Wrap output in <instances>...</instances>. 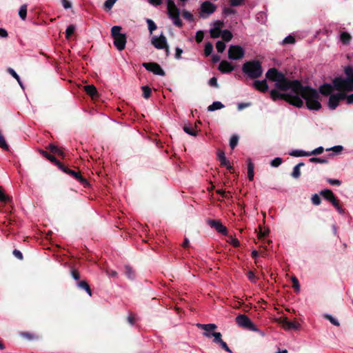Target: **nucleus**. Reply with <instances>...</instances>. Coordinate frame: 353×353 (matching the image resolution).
<instances>
[{"label":"nucleus","instance_id":"7","mask_svg":"<svg viewBox=\"0 0 353 353\" xmlns=\"http://www.w3.org/2000/svg\"><path fill=\"white\" fill-rule=\"evenodd\" d=\"M245 50L239 46L232 45L228 49V58L232 60L241 59L244 57Z\"/></svg>","mask_w":353,"mask_h":353},{"label":"nucleus","instance_id":"56","mask_svg":"<svg viewBox=\"0 0 353 353\" xmlns=\"http://www.w3.org/2000/svg\"><path fill=\"white\" fill-rule=\"evenodd\" d=\"M323 152V148L319 147V148H316L315 150H314L313 151H312L311 152H309V154H310V155L319 154H321Z\"/></svg>","mask_w":353,"mask_h":353},{"label":"nucleus","instance_id":"27","mask_svg":"<svg viewBox=\"0 0 353 353\" xmlns=\"http://www.w3.org/2000/svg\"><path fill=\"white\" fill-rule=\"evenodd\" d=\"M303 165H304L303 163H299L294 167L293 171L292 172V177H294L295 179H298L300 176V175H301L300 168Z\"/></svg>","mask_w":353,"mask_h":353},{"label":"nucleus","instance_id":"64","mask_svg":"<svg viewBox=\"0 0 353 353\" xmlns=\"http://www.w3.org/2000/svg\"><path fill=\"white\" fill-rule=\"evenodd\" d=\"M345 98L348 104L353 103V94L346 96Z\"/></svg>","mask_w":353,"mask_h":353},{"label":"nucleus","instance_id":"60","mask_svg":"<svg viewBox=\"0 0 353 353\" xmlns=\"http://www.w3.org/2000/svg\"><path fill=\"white\" fill-rule=\"evenodd\" d=\"M61 2H62V5H63V8L65 9H68V8H71V6H72L70 2L68 1V0H61Z\"/></svg>","mask_w":353,"mask_h":353},{"label":"nucleus","instance_id":"51","mask_svg":"<svg viewBox=\"0 0 353 353\" xmlns=\"http://www.w3.org/2000/svg\"><path fill=\"white\" fill-rule=\"evenodd\" d=\"M117 0H107L104 3V6L108 9H111Z\"/></svg>","mask_w":353,"mask_h":353},{"label":"nucleus","instance_id":"45","mask_svg":"<svg viewBox=\"0 0 353 353\" xmlns=\"http://www.w3.org/2000/svg\"><path fill=\"white\" fill-rule=\"evenodd\" d=\"M292 281L293 283V288L295 290V291L299 292L300 285L298 279L295 276H293L292 277Z\"/></svg>","mask_w":353,"mask_h":353},{"label":"nucleus","instance_id":"39","mask_svg":"<svg viewBox=\"0 0 353 353\" xmlns=\"http://www.w3.org/2000/svg\"><path fill=\"white\" fill-rule=\"evenodd\" d=\"M238 141H239V137L236 135H233L230 138V146L231 147L232 149H234L236 146Z\"/></svg>","mask_w":353,"mask_h":353},{"label":"nucleus","instance_id":"3","mask_svg":"<svg viewBox=\"0 0 353 353\" xmlns=\"http://www.w3.org/2000/svg\"><path fill=\"white\" fill-rule=\"evenodd\" d=\"M167 8L168 15L172 20L173 23L178 27L182 26V21L179 18V10L173 0L167 1Z\"/></svg>","mask_w":353,"mask_h":353},{"label":"nucleus","instance_id":"37","mask_svg":"<svg viewBox=\"0 0 353 353\" xmlns=\"http://www.w3.org/2000/svg\"><path fill=\"white\" fill-rule=\"evenodd\" d=\"M146 22L148 26V30H149L150 34H152V32L157 29V26H156L155 23L152 19H148L146 20Z\"/></svg>","mask_w":353,"mask_h":353},{"label":"nucleus","instance_id":"5","mask_svg":"<svg viewBox=\"0 0 353 353\" xmlns=\"http://www.w3.org/2000/svg\"><path fill=\"white\" fill-rule=\"evenodd\" d=\"M236 324L243 329L248 330L250 331H258L259 329L250 320V319L245 315L240 314L236 317Z\"/></svg>","mask_w":353,"mask_h":353},{"label":"nucleus","instance_id":"41","mask_svg":"<svg viewBox=\"0 0 353 353\" xmlns=\"http://www.w3.org/2000/svg\"><path fill=\"white\" fill-rule=\"evenodd\" d=\"M216 48L219 52H223L225 49V44L221 41H219L216 43Z\"/></svg>","mask_w":353,"mask_h":353},{"label":"nucleus","instance_id":"58","mask_svg":"<svg viewBox=\"0 0 353 353\" xmlns=\"http://www.w3.org/2000/svg\"><path fill=\"white\" fill-rule=\"evenodd\" d=\"M13 254H14V256L15 257H17L19 259H23L22 253L19 250H14L13 251Z\"/></svg>","mask_w":353,"mask_h":353},{"label":"nucleus","instance_id":"28","mask_svg":"<svg viewBox=\"0 0 353 353\" xmlns=\"http://www.w3.org/2000/svg\"><path fill=\"white\" fill-rule=\"evenodd\" d=\"M290 155L293 157H308L310 156V154L303 150H294L290 152Z\"/></svg>","mask_w":353,"mask_h":353},{"label":"nucleus","instance_id":"43","mask_svg":"<svg viewBox=\"0 0 353 353\" xmlns=\"http://www.w3.org/2000/svg\"><path fill=\"white\" fill-rule=\"evenodd\" d=\"M183 130L188 134L192 136H196V131L194 130L193 128L185 125L183 127Z\"/></svg>","mask_w":353,"mask_h":353},{"label":"nucleus","instance_id":"61","mask_svg":"<svg viewBox=\"0 0 353 353\" xmlns=\"http://www.w3.org/2000/svg\"><path fill=\"white\" fill-rule=\"evenodd\" d=\"M48 149H50L52 152L60 153L59 148L54 145L50 144Z\"/></svg>","mask_w":353,"mask_h":353},{"label":"nucleus","instance_id":"38","mask_svg":"<svg viewBox=\"0 0 353 353\" xmlns=\"http://www.w3.org/2000/svg\"><path fill=\"white\" fill-rule=\"evenodd\" d=\"M212 50H213V46H212V44L210 43H207L205 45V49H204V53H205V56L208 57L210 54H211Z\"/></svg>","mask_w":353,"mask_h":353},{"label":"nucleus","instance_id":"52","mask_svg":"<svg viewBox=\"0 0 353 353\" xmlns=\"http://www.w3.org/2000/svg\"><path fill=\"white\" fill-rule=\"evenodd\" d=\"M245 0H230V5L232 6H239L244 3Z\"/></svg>","mask_w":353,"mask_h":353},{"label":"nucleus","instance_id":"1","mask_svg":"<svg viewBox=\"0 0 353 353\" xmlns=\"http://www.w3.org/2000/svg\"><path fill=\"white\" fill-rule=\"evenodd\" d=\"M266 77L275 82V86L278 90L285 92L280 93L275 89L272 90L270 97L272 100L283 99L290 104L301 108L303 105L304 99L308 109L318 110L321 108L320 95L316 90L308 86H303L298 80L288 79L283 73L275 68L268 70Z\"/></svg>","mask_w":353,"mask_h":353},{"label":"nucleus","instance_id":"49","mask_svg":"<svg viewBox=\"0 0 353 353\" xmlns=\"http://www.w3.org/2000/svg\"><path fill=\"white\" fill-rule=\"evenodd\" d=\"M8 72L10 75H12L17 81H19V76L17 74V72L11 68L8 69Z\"/></svg>","mask_w":353,"mask_h":353},{"label":"nucleus","instance_id":"11","mask_svg":"<svg viewBox=\"0 0 353 353\" xmlns=\"http://www.w3.org/2000/svg\"><path fill=\"white\" fill-rule=\"evenodd\" d=\"M143 66L148 71L154 74L164 76L165 72L161 66L157 63H143Z\"/></svg>","mask_w":353,"mask_h":353},{"label":"nucleus","instance_id":"12","mask_svg":"<svg viewBox=\"0 0 353 353\" xmlns=\"http://www.w3.org/2000/svg\"><path fill=\"white\" fill-rule=\"evenodd\" d=\"M201 9L202 12V17H206L209 14L213 13L215 11L216 6L209 1H205L202 3Z\"/></svg>","mask_w":353,"mask_h":353},{"label":"nucleus","instance_id":"63","mask_svg":"<svg viewBox=\"0 0 353 353\" xmlns=\"http://www.w3.org/2000/svg\"><path fill=\"white\" fill-rule=\"evenodd\" d=\"M224 13L226 14H235L236 11L232 8H226L224 9Z\"/></svg>","mask_w":353,"mask_h":353},{"label":"nucleus","instance_id":"46","mask_svg":"<svg viewBox=\"0 0 353 353\" xmlns=\"http://www.w3.org/2000/svg\"><path fill=\"white\" fill-rule=\"evenodd\" d=\"M282 163V160L281 158L279 157H276L275 159H274L272 161H271V165L272 167H278L279 165H280Z\"/></svg>","mask_w":353,"mask_h":353},{"label":"nucleus","instance_id":"6","mask_svg":"<svg viewBox=\"0 0 353 353\" xmlns=\"http://www.w3.org/2000/svg\"><path fill=\"white\" fill-rule=\"evenodd\" d=\"M152 44L157 49H164L166 56L169 55V48L165 37L161 34L159 37L154 36L151 40Z\"/></svg>","mask_w":353,"mask_h":353},{"label":"nucleus","instance_id":"62","mask_svg":"<svg viewBox=\"0 0 353 353\" xmlns=\"http://www.w3.org/2000/svg\"><path fill=\"white\" fill-rule=\"evenodd\" d=\"M72 276L73 279L77 281L79 280L80 278L79 273L75 270H73L72 271Z\"/></svg>","mask_w":353,"mask_h":353},{"label":"nucleus","instance_id":"10","mask_svg":"<svg viewBox=\"0 0 353 353\" xmlns=\"http://www.w3.org/2000/svg\"><path fill=\"white\" fill-rule=\"evenodd\" d=\"M207 223L211 227L214 228L218 232L223 235L228 234V230L219 220L208 219Z\"/></svg>","mask_w":353,"mask_h":353},{"label":"nucleus","instance_id":"15","mask_svg":"<svg viewBox=\"0 0 353 353\" xmlns=\"http://www.w3.org/2000/svg\"><path fill=\"white\" fill-rule=\"evenodd\" d=\"M219 70L223 73H229L234 70V67L229 61H222L219 63Z\"/></svg>","mask_w":353,"mask_h":353},{"label":"nucleus","instance_id":"48","mask_svg":"<svg viewBox=\"0 0 353 353\" xmlns=\"http://www.w3.org/2000/svg\"><path fill=\"white\" fill-rule=\"evenodd\" d=\"M312 201L314 205H318L321 203V199L318 194H315L312 197Z\"/></svg>","mask_w":353,"mask_h":353},{"label":"nucleus","instance_id":"8","mask_svg":"<svg viewBox=\"0 0 353 353\" xmlns=\"http://www.w3.org/2000/svg\"><path fill=\"white\" fill-rule=\"evenodd\" d=\"M203 334L208 338H211L213 336V341L215 343L219 344L221 347L225 350L226 352L230 353L232 352L227 343L222 340L221 332H203Z\"/></svg>","mask_w":353,"mask_h":353},{"label":"nucleus","instance_id":"20","mask_svg":"<svg viewBox=\"0 0 353 353\" xmlns=\"http://www.w3.org/2000/svg\"><path fill=\"white\" fill-rule=\"evenodd\" d=\"M247 163H248V179L250 181H252L254 179V164L252 163L251 159H248Z\"/></svg>","mask_w":353,"mask_h":353},{"label":"nucleus","instance_id":"19","mask_svg":"<svg viewBox=\"0 0 353 353\" xmlns=\"http://www.w3.org/2000/svg\"><path fill=\"white\" fill-rule=\"evenodd\" d=\"M21 337L26 341H31L38 339L39 336L34 334L33 332H20Z\"/></svg>","mask_w":353,"mask_h":353},{"label":"nucleus","instance_id":"30","mask_svg":"<svg viewBox=\"0 0 353 353\" xmlns=\"http://www.w3.org/2000/svg\"><path fill=\"white\" fill-rule=\"evenodd\" d=\"M210 36L212 38H218L221 36V31L220 29L219 26H215L213 28H212L210 31Z\"/></svg>","mask_w":353,"mask_h":353},{"label":"nucleus","instance_id":"34","mask_svg":"<svg viewBox=\"0 0 353 353\" xmlns=\"http://www.w3.org/2000/svg\"><path fill=\"white\" fill-rule=\"evenodd\" d=\"M19 15L22 20H25L27 16V5H22L19 10Z\"/></svg>","mask_w":353,"mask_h":353},{"label":"nucleus","instance_id":"42","mask_svg":"<svg viewBox=\"0 0 353 353\" xmlns=\"http://www.w3.org/2000/svg\"><path fill=\"white\" fill-rule=\"evenodd\" d=\"M75 30V27L73 25H70L65 31V37L67 39H69L70 36L74 33Z\"/></svg>","mask_w":353,"mask_h":353},{"label":"nucleus","instance_id":"23","mask_svg":"<svg viewBox=\"0 0 353 353\" xmlns=\"http://www.w3.org/2000/svg\"><path fill=\"white\" fill-rule=\"evenodd\" d=\"M329 201L334 206V208L336 209V210L339 212V213H340L341 214L344 213V210L340 205L339 202L336 199L335 196H334L333 199H330Z\"/></svg>","mask_w":353,"mask_h":353},{"label":"nucleus","instance_id":"32","mask_svg":"<svg viewBox=\"0 0 353 353\" xmlns=\"http://www.w3.org/2000/svg\"><path fill=\"white\" fill-rule=\"evenodd\" d=\"M41 153L42 154V155L43 157H45L46 159L50 160L51 162H53V163H56L57 165H59V166H60V165H61L54 156L48 154L47 152L41 151Z\"/></svg>","mask_w":353,"mask_h":353},{"label":"nucleus","instance_id":"16","mask_svg":"<svg viewBox=\"0 0 353 353\" xmlns=\"http://www.w3.org/2000/svg\"><path fill=\"white\" fill-rule=\"evenodd\" d=\"M218 159L221 163V165L225 167L228 170L232 169V166L229 161L225 157V153L223 151H219L217 153Z\"/></svg>","mask_w":353,"mask_h":353},{"label":"nucleus","instance_id":"24","mask_svg":"<svg viewBox=\"0 0 353 353\" xmlns=\"http://www.w3.org/2000/svg\"><path fill=\"white\" fill-rule=\"evenodd\" d=\"M329 201L334 206V208L336 209V210L339 212V213H340L341 214L344 213V210L340 205L339 202L336 199L335 196H334L333 199H330Z\"/></svg>","mask_w":353,"mask_h":353},{"label":"nucleus","instance_id":"47","mask_svg":"<svg viewBox=\"0 0 353 353\" xmlns=\"http://www.w3.org/2000/svg\"><path fill=\"white\" fill-rule=\"evenodd\" d=\"M10 201V197L5 194V193L0 188V201L8 202Z\"/></svg>","mask_w":353,"mask_h":353},{"label":"nucleus","instance_id":"54","mask_svg":"<svg viewBox=\"0 0 353 353\" xmlns=\"http://www.w3.org/2000/svg\"><path fill=\"white\" fill-rule=\"evenodd\" d=\"M248 279L251 282H252L254 283H256V276H255V275H254L253 272H252V271L248 272Z\"/></svg>","mask_w":353,"mask_h":353},{"label":"nucleus","instance_id":"26","mask_svg":"<svg viewBox=\"0 0 353 353\" xmlns=\"http://www.w3.org/2000/svg\"><path fill=\"white\" fill-rule=\"evenodd\" d=\"M224 105L220 101H214L208 107V110L212 112L223 108Z\"/></svg>","mask_w":353,"mask_h":353},{"label":"nucleus","instance_id":"57","mask_svg":"<svg viewBox=\"0 0 353 353\" xmlns=\"http://www.w3.org/2000/svg\"><path fill=\"white\" fill-rule=\"evenodd\" d=\"M209 85L213 87H218L217 79L216 77H212L209 81Z\"/></svg>","mask_w":353,"mask_h":353},{"label":"nucleus","instance_id":"40","mask_svg":"<svg viewBox=\"0 0 353 353\" xmlns=\"http://www.w3.org/2000/svg\"><path fill=\"white\" fill-rule=\"evenodd\" d=\"M143 96L144 98L148 99L150 97L151 89L148 86H142Z\"/></svg>","mask_w":353,"mask_h":353},{"label":"nucleus","instance_id":"14","mask_svg":"<svg viewBox=\"0 0 353 353\" xmlns=\"http://www.w3.org/2000/svg\"><path fill=\"white\" fill-rule=\"evenodd\" d=\"M60 168L63 170V172L71 174L72 176H74L76 179H77L82 184L87 183V181L84 178H83L79 172H77L74 170L66 168L63 167L62 165H60Z\"/></svg>","mask_w":353,"mask_h":353},{"label":"nucleus","instance_id":"50","mask_svg":"<svg viewBox=\"0 0 353 353\" xmlns=\"http://www.w3.org/2000/svg\"><path fill=\"white\" fill-rule=\"evenodd\" d=\"M203 37H204L203 32L202 31H198L196 33V37H195L196 42L197 43L201 42V41L203 39Z\"/></svg>","mask_w":353,"mask_h":353},{"label":"nucleus","instance_id":"13","mask_svg":"<svg viewBox=\"0 0 353 353\" xmlns=\"http://www.w3.org/2000/svg\"><path fill=\"white\" fill-rule=\"evenodd\" d=\"M126 44V37L125 34L114 37V45L119 50H123Z\"/></svg>","mask_w":353,"mask_h":353},{"label":"nucleus","instance_id":"35","mask_svg":"<svg viewBox=\"0 0 353 353\" xmlns=\"http://www.w3.org/2000/svg\"><path fill=\"white\" fill-rule=\"evenodd\" d=\"M121 28L120 26H113L111 30V34H112V37L114 38V37L122 35L123 34L121 33Z\"/></svg>","mask_w":353,"mask_h":353},{"label":"nucleus","instance_id":"53","mask_svg":"<svg viewBox=\"0 0 353 353\" xmlns=\"http://www.w3.org/2000/svg\"><path fill=\"white\" fill-rule=\"evenodd\" d=\"M345 72L346 75L347 76V78L353 77V68L352 67L345 68Z\"/></svg>","mask_w":353,"mask_h":353},{"label":"nucleus","instance_id":"36","mask_svg":"<svg viewBox=\"0 0 353 353\" xmlns=\"http://www.w3.org/2000/svg\"><path fill=\"white\" fill-rule=\"evenodd\" d=\"M125 273L126 276L130 279H132L134 277V272L133 270L128 265L125 266Z\"/></svg>","mask_w":353,"mask_h":353},{"label":"nucleus","instance_id":"29","mask_svg":"<svg viewBox=\"0 0 353 353\" xmlns=\"http://www.w3.org/2000/svg\"><path fill=\"white\" fill-rule=\"evenodd\" d=\"M78 287L86 291L90 296H92V292L88 283L85 281H81L78 283Z\"/></svg>","mask_w":353,"mask_h":353},{"label":"nucleus","instance_id":"59","mask_svg":"<svg viewBox=\"0 0 353 353\" xmlns=\"http://www.w3.org/2000/svg\"><path fill=\"white\" fill-rule=\"evenodd\" d=\"M325 317L330 320V321L334 324V325H339V322L335 319H334L332 316L330 315H325Z\"/></svg>","mask_w":353,"mask_h":353},{"label":"nucleus","instance_id":"17","mask_svg":"<svg viewBox=\"0 0 353 353\" xmlns=\"http://www.w3.org/2000/svg\"><path fill=\"white\" fill-rule=\"evenodd\" d=\"M216 325L214 323H210V324H200L197 323L194 325V327L192 329H198V330H202L203 331H214L215 329H216Z\"/></svg>","mask_w":353,"mask_h":353},{"label":"nucleus","instance_id":"9","mask_svg":"<svg viewBox=\"0 0 353 353\" xmlns=\"http://www.w3.org/2000/svg\"><path fill=\"white\" fill-rule=\"evenodd\" d=\"M345 97L346 94L343 92H339L330 95L328 102L330 109L334 110L338 106L339 101L345 99Z\"/></svg>","mask_w":353,"mask_h":353},{"label":"nucleus","instance_id":"21","mask_svg":"<svg viewBox=\"0 0 353 353\" xmlns=\"http://www.w3.org/2000/svg\"><path fill=\"white\" fill-rule=\"evenodd\" d=\"M320 92L323 95L330 94L333 90V86L330 84H324L320 87Z\"/></svg>","mask_w":353,"mask_h":353},{"label":"nucleus","instance_id":"22","mask_svg":"<svg viewBox=\"0 0 353 353\" xmlns=\"http://www.w3.org/2000/svg\"><path fill=\"white\" fill-rule=\"evenodd\" d=\"M85 90L90 96L92 98L97 95V91L96 88L93 85H88L85 86Z\"/></svg>","mask_w":353,"mask_h":353},{"label":"nucleus","instance_id":"4","mask_svg":"<svg viewBox=\"0 0 353 353\" xmlns=\"http://www.w3.org/2000/svg\"><path fill=\"white\" fill-rule=\"evenodd\" d=\"M334 87L340 91L350 92L353 90V77L352 78H335L333 81Z\"/></svg>","mask_w":353,"mask_h":353},{"label":"nucleus","instance_id":"44","mask_svg":"<svg viewBox=\"0 0 353 353\" xmlns=\"http://www.w3.org/2000/svg\"><path fill=\"white\" fill-rule=\"evenodd\" d=\"M295 39L294 37L289 35L283 40V44H292L294 43Z\"/></svg>","mask_w":353,"mask_h":353},{"label":"nucleus","instance_id":"33","mask_svg":"<svg viewBox=\"0 0 353 353\" xmlns=\"http://www.w3.org/2000/svg\"><path fill=\"white\" fill-rule=\"evenodd\" d=\"M221 36L225 41H230L232 39V34L230 31L225 30L221 32Z\"/></svg>","mask_w":353,"mask_h":353},{"label":"nucleus","instance_id":"18","mask_svg":"<svg viewBox=\"0 0 353 353\" xmlns=\"http://www.w3.org/2000/svg\"><path fill=\"white\" fill-rule=\"evenodd\" d=\"M254 88L263 92H265L268 90V86L265 80L263 81H255L254 83Z\"/></svg>","mask_w":353,"mask_h":353},{"label":"nucleus","instance_id":"25","mask_svg":"<svg viewBox=\"0 0 353 353\" xmlns=\"http://www.w3.org/2000/svg\"><path fill=\"white\" fill-rule=\"evenodd\" d=\"M351 35L346 32H342L340 34V41L344 44L349 43L351 41Z\"/></svg>","mask_w":353,"mask_h":353},{"label":"nucleus","instance_id":"2","mask_svg":"<svg viewBox=\"0 0 353 353\" xmlns=\"http://www.w3.org/2000/svg\"><path fill=\"white\" fill-rule=\"evenodd\" d=\"M243 72L251 79H256L261 76L263 70L258 61L245 62L242 67Z\"/></svg>","mask_w":353,"mask_h":353},{"label":"nucleus","instance_id":"55","mask_svg":"<svg viewBox=\"0 0 353 353\" xmlns=\"http://www.w3.org/2000/svg\"><path fill=\"white\" fill-rule=\"evenodd\" d=\"M327 182L332 185H340L341 184V181L339 179H328Z\"/></svg>","mask_w":353,"mask_h":353},{"label":"nucleus","instance_id":"31","mask_svg":"<svg viewBox=\"0 0 353 353\" xmlns=\"http://www.w3.org/2000/svg\"><path fill=\"white\" fill-rule=\"evenodd\" d=\"M321 195H322L324 199H325L327 201H330V199H333V196H334V193L328 189L322 190L321 192Z\"/></svg>","mask_w":353,"mask_h":353}]
</instances>
